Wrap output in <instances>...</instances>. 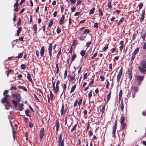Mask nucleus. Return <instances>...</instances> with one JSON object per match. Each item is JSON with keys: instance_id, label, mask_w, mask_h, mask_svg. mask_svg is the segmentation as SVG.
Wrapping results in <instances>:
<instances>
[{"instance_id": "412c9836", "label": "nucleus", "mask_w": 146, "mask_h": 146, "mask_svg": "<svg viewBox=\"0 0 146 146\" xmlns=\"http://www.w3.org/2000/svg\"><path fill=\"white\" fill-rule=\"evenodd\" d=\"M33 29H34V33L35 34L37 33V25L36 24H35L33 26Z\"/></svg>"}, {"instance_id": "423d86ee", "label": "nucleus", "mask_w": 146, "mask_h": 146, "mask_svg": "<svg viewBox=\"0 0 146 146\" xmlns=\"http://www.w3.org/2000/svg\"><path fill=\"white\" fill-rule=\"evenodd\" d=\"M144 77L142 76H137L136 77V78L138 81L137 84L138 85H140L141 84L142 81L143 80Z\"/></svg>"}, {"instance_id": "0e129e2a", "label": "nucleus", "mask_w": 146, "mask_h": 146, "mask_svg": "<svg viewBox=\"0 0 146 146\" xmlns=\"http://www.w3.org/2000/svg\"><path fill=\"white\" fill-rule=\"evenodd\" d=\"M8 92V91L7 90H5L4 91L3 93V95L4 96H5V95L7 94Z\"/></svg>"}, {"instance_id": "3c124183", "label": "nucleus", "mask_w": 146, "mask_h": 146, "mask_svg": "<svg viewBox=\"0 0 146 146\" xmlns=\"http://www.w3.org/2000/svg\"><path fill=\"white\" fill-rule=\"evenodd\" d=\"M56 31L57 32V33L58 34H59L61 32V29H60L59 27H58L57 28L56 30Z\"/></svg>"}, {"instance_id": "72a5a7b5", "label": "nucleus", "mask_w": 146, "mask_h": 146, "mask_svg": "<svg viewBox=\"0 0 146 146\" xmlns=\"http://www.w3.org/2000/svg\"><path fill=\"white\" fill-rule=\"evenodd\" d=\"M53 24V21L52 19H51L50 21V23L48 25V27H51Z\"/></svg>"}, {"instance_id": "cd10ccee", "label": "nucleus", "mask_w": 146, "mask_h": 146, "mask_svg": "<svg viewBox=\"0 0 146 146\" xmlns=\"http://www.w3.org/2000/svg\"><path fill=\"white\" fill-rule=\"evenodd\" d=\"M105 106H106V103H105L104 104V105L102 107V109L100 111H101L102 112V114L104 113V112Z\"/></svg>"}, {"instance_id": "0eeeda50", "label": "nucleus", "mask_w": 146, "mask_h": 146, "mask_svg": "<svg viewBox=\"0 0 146 146\" xmlns=\"http://www.w3.org/2000/svg\"><path fill=\"white\" fill-rule=\"evenodd\" d=\"M44 134V129L43 127H42L40 129V130L39 133V138L41 140Z\"/></svg>"}, {"instance_id": "bf43d9fd", "label": "nucleus", "mask_w": 146, "mask_h": 146, "mask_svg": "<svg viewBox=\"0 0 146 146\" xmlns=\"http://www.w3.org/2000/svg\"><path fill=\"white\" fill-rule=\"evenodd\" d=\"M68 76L70 77V79L71 81H72L75 79V75L73 76H71L70 75H68Z\"/></svg>"}, {"instance_id": "79ce46f5", "label": "nucleus", "mask_w": 146, "mask_h": 146, "mask_svg": "<svg viewBox=\"0 0 146 146\" xmlns=\"http://www.w3.org/2000/svg\"><path fill=\"white\" fill-rule=\"evenodd\" d=\"M85 54V50H82L80 52V55L82 56H84Z\"/></svg>"}, {"instance_id": "bb28decb", "label": "nucleus", "mask_w": 146, "mask_h": 146, "mask_svg": "<svg viewBox=\"0 0 146 146\" xmlns=\"http://www.w3.org/2000/svg\"><path fill=\"white\" fill-rule=\"evenodd\" d=\"M21 31L22 28L20 27H19L17 30V34L16 35H17L18 36H19V35L20 32Z\"/></svg>"}, {"instance_id": "7c9ffc66", "label": "nucleus", "mask_w": 146, "mask_h": 146, "mask_svg": "<svg viewBox=\"0 0 146 146\" xmlns=\"http://www.w3.org/2000/svg\"><path fill=\"white\" fill-rule=\"evenodd\" d=\"M8 100L7 98H6L4 97L2 99L1 102L2 104H4Z\"/></svg>"}, {"instance_id": "2f4dec72", "label": "nucleus", "mask_w": 146, "mask_h": 146, "mask_svg": "<svg viewBox=\"0 0 146 146\" xmlns=\"http://www.w3.org/2000/svg\"><path fill=\"white\" fill-rule=\"evenodd\" d=\"M141 64L142 66L144 68H146V60L145 61H142Z\"/></svg>"}, {"instance_id": "8fccbe9b", "label": "nucleus", "mask_w": 146, "mask_h": 146, "mask_svg": "<svg viewBox=\"0 0 146 146\" xmlns=\"http://www.w3.org/2000/svg\"><path fill=\"white\" fill-rule=\"evenodd\" d=\"M90 32V31L88 29H86L83 32V34H86V33H88Z\"/></svg>"}, {"instance_id": "ddd939ff", "label": "nucleus", "mask_w": 146, "mask_h": 146, "mask_svg": "<svg viewBox=\"0 0 146 146\" xmlns=\"http://www.w3.org/2000/svg\"><path fill=\"white\" fill-rule=\"evenodd\" d=\"M141 37L142 38L143 40L145 39V37L146 36V32H142L141 33Z\"/></svg>"}, {"instance_id": "680f3d73", "label": "nucleus", "mask_w": 146, "mask_h": 146, "mask_svg": "<svg viewBox=\"0 0 146 146\" xmlns=\"http://www.w3.org/2000/svg\"><path fill=\"white\" fill-rule=\"evenodd\" d=\"M137 35V34L135 33H134V34H133V37L132 38V40H134L135 39V37Z\"/></svg>"}, {"instance_id": "e2e57ef3", "label": "nucleus", "mask_w": 146, "mask_h": 146, "mask_svg": "<svg viewBox=\"0 0 146 146\" xmlns=\"http://www.w3.org/2000/svg\"><path fill=\"white\" fill-rule=\"evenodd\" d=\"M21 19L20 18H19L18 21L17 23V25H19L21 24Z\"/></svg>"}, {"instance_id": "052dcab7", "label": "nucleus", "mask_w": 146, "mask_h": 146, "mask_svg": "<svg viewBox=\"0 0 146 146\" xmlns=\"http://www.w3.org/2000/svg\"><path fill=\"white\" fill-rule=\"evenodd\" d=\"M82 103V98H81L78 102V104L79 106H80Z\"/></svg>"}, {"instance_id": "f704fd0d", "label": "nucleus", "mask_w": 146, "mask_h": 146, "mask_svg": "<svg viewBox=\"0 0 146 146\" xmlns=\"http://www.w3.org/2000/svg\"><path fill=\"white\" fill-rule=\"evenodd\" d=\"M76 57V54H74V55L72 56V58L71 60V62H73L75 59Z\"/></svg>"}, {"instance_id": "39448f33", "label": "nucleus", "mask_w": 146, "mask_h": 146, "mask_svg": "<svg viewBox=\"0 0 146 146\" xmlns=\"http://www.w3.org/2000/svg\"><path fill=\"white\" fill-rule=\"evenodd\" d=\"M20 95V94H18L17 93L13 94L12 95V97L15 98L18 102L21 101Z\"/></svg>"}, {"instance_id": "4d7b16f0", "label": "nucleus", "mask_w": 146, "mask_h": 146, "mask_svg": "<svg viewBox=\"0 0 146 146\" xmlns=\"http://www.w3.org/2000/svg\"><path fill=\"white\" fill-rule=\"evenodd\" d=\"M135 55H136L134 54H133L132 53V56L131 57V61H132V62H133V60L135 59Z\"/></svg>"}, {"instance_id": "9b49d317", "label": "nucleus", "mask_w": 146, "mask_h": 146, "mask_svg": "<svg viewBox=\"0 0 146 146\" xmlns=\"http://www.w3.org/2000/svg\"><path fill=\"white\" fill-rule=\"evenodd\" d=\"M64 19L65 16L64 15H62V17L60 19L59 21V24L60 25H61L64 23Z\"/></svg>"}, {"instance_id": "f3484780", "label": "nucleus", "mask_w": 146, "mask_h": 146, "mask_svg": "<svg viewBox=\"0 0 146 146\" xmlns=\"http://www.w3.org/2000/svg\"><path fill=\"white\" fill-rule=\"evenodd\" d=\"M123 42L124 41H123L121 40L119 42V44H121V45L119 47V50L120 51H121L123 48L124 46Z\"/></svg>"}, {"instance_id": "58836bf2", "label": "nucleus", "mask_w": 146, "mask_h": 146, "mask_svg": "<svg viewBox=\"0 0 146 146\" xmlns=\"http://www.w3.org/2000/svg\"><path fill=\"white\" fill-rule=\"evenodd\" d=\"M120 106L121 111H123V108H124V106H123V103L122 101H121V103L120 104Z\"/></svg>"}, {"instance_id": "e433bc0d", "label": "nucleus", "mask_w": 146, "mask_h": 146, "mask_svg": "<svg viewBox=\"0 0 146 146\" xmlns=\"http://www.w3.org/2000/svg\"><path fill=\"white\" fill-rule=\"evenodd\" d=\"M77 126V124H75L74 126H73L71 130V132H73L75 131L76 128Z\"/></svg>"}, {"instance_id": "4468645a", "label": "nucleus", "mask_w": 146, "mask_h": 146, "mask_svg": "<svg viewBox=\"0 0 146 146\" xmlns=\"http://www.w3.org/2000/svg\"><path fill=\"white\" fill-rule=\"evenodd\" d=\"M145 10H143L142 12V13H141V16L142 17H141L140 19V21L141 22H142L143 21L144 18H145Z\"/></svg>"}, {"instance_id": "de8ad7c7", "label": "nucleus", "mask_w": 146, "mask_h": 146, "mask_svg": "<svg viewBox=\"0 0 146 146\" xmlns=\"http://www.w3.org/2000/svg\"><path fill=\"white\" fill-rule=\"evenodd\" d=\"M91 41H88L86 43V46L87 47V48H88L91 44Z\"/></svg>"}, {"instance_id": "6e6d98bb", "label": "nucleus", "mask_w": 146, "mask_h": 146, "mask_svg": "<svg viewBox=\"0 0 146 146\" xmlns=\"http://www.w3.org/2000/svg\"><path fill=\"white\" fill-rule=\"evenodd\" d=\"M106 80L107 81V84L106 86V88L108 89L110 85V83L108 82V79H107Z\"/></svg>"}, {"instance_id": "1a4fd4ad", "label": "nucleus", "mask_w": 146, "mask_h": 146, "mask_svg": "<svg viewBox=\"0 0 146 146\" xmlns=\"http://www.w3.org/2000/svg\"><path fill=\"white\" fill-rule=\"evenodd\" d=\"M52 43H50L49 44L48 47V50L49 55L51 57L52 56Z\"/></svg>"}, {"instance_id": "5701e85b", "label": "nucleus", "mask_w": 146, "mask_h": 146, "mask_svg": "<svg viewBox=\"0 0 146 146\" xmlns=\"http://www.w3.org/2000/svg\"><path fill=\"white\" fill-rule=\"evenodd\" d=\"M61 86H62L63 89V92L64 93V91L65 90L66 88V83L62 84L61 85Z\"/></svg>"}, {"instance_id": "6ab92c4d", "label": "nucleus", "mask_w": 146, "mask_h": 146, "mask_svg": "<svg viewBox=\"0 0 146 146\" xmlns=\"http://www.w3.org/2000/svg\"><path fill=\"white\" fill-rule=\"evenodd\" d=\"M111 92L110 91L108 94L106 96L107 98V101L106 103H107L110 100L111 98Z\"/></svg>"}, {"instance_id": "c756f323", "label": "nucleus", "mask_w": 146, "mask_h": 146, "mask_svg": "<svg viewBox=\"0 0 146 146\" xmlns=\"http://www.w3.org/2000/svg\"><path fill=\"white\" fill-rule=\"evenodd\" d=\"M18 102L15 101L14 100H12V104L13 105L15 106V107H16L18 105Z\"/></svg>"}, {"instance_id": "5fc2aeb1", "label": "nucleus", "mask_w": 146, "mask_h": 146, "mask_svg": "<svg viewBox=\"0 0 146 146\" xmlns=\"http://www.w3.org/2000/svg\"><path fill=\"white\" fill-rule=\"evenodd\" d=\"M97 51H96V52L93 54V56L91 57V58L92 59H93L94 58H95L97 56Z\"/></svg>"}, {"instance_id": "c9c22d12", "label": "nucleus", "mask_w": 146, "mask_h": 146, "mask_svg": "<svg viewBox=\"0 0 146 146\" xmlns=\"http://www.w3.org/2000/svg\"><path fill=\"white\" fill-rule=\"evenodd\" d=\"M25 113L27 116H31V115L30 114H29V113L30 112L29 110L28 109H27L25 111Z\"/></svg>"}, {"instance_id": "69168bd1", "label": "nucleus", "mask_w": 146, "mask_h": 146, "mask_svg": "<svg viewBox=\"0 0 146 146\" xmlns=\"http://www.w3.org/2000/svg\"><path fill=\"white\" fill-rule=\"evenodd\" d=\"M78 102V101L77 100H75V101L74 104L73 106L74 107H75L77 106Z\"/></svg>"}, {"instance_id": "aec40b11", "label": "nucleus", "mask_w": 146, "mask_h": 146, "mask_svg": "<svg viewBox=\"0 0 146 146\" xmlns=\"http://www.w3.org/2000/svg\"><path fill=\"white\" fill-rule=\"evenodd\" d=\"M27 78L28 80L31 82L33 83V80L31 78V76L30 75V74L28 73L27 74Z\"/></svg>"}, {"instance_id": "37998d69", "label": "nucleus", "mask_w": 146, "mask_h": 146, "mask_svg": "<svg viewBox=\"0 0 146 146\" xmlns=\"http://www.w3.org/2000/svg\"><path fill=\"white\" fill-rule=\"evenodd\" d=\"M92 90H91L88 94V97L89 99H90V98L92 96Z\"/></svg>"}, {"instance_id": "864d4df0", "label": "nucleus", "mask_w": 146, "mask_h": 146, "mask_svg": "<svg viewBox=\"0 0 146 146\" xmlns=\"http://www.w3.org/2000/svg\"><path fill=\"white\" fill-rule=\"evenodd\" d=\"M15 132H16L15 131V130L13 127V128H12L13 135V137L14 138H15Z\"/></svg>"}, {"instance_id": "9d476101", "label": "nucleus", "mask_w": 146, "mask_h": 146, "mask_svg": "<svg viewBox=\"0 0 146 146\" xmlns=\"http://www.w3.org/2000/svg\"><path fill=\"white\" fill-rule=\"evenodd\" d=\"M128 74L129 75V79L130 81L132 78V70L131 69H128L127 71Z\"/></svg>"}, {"instance_id": "f03ea898", "label": "nucleus", "mask_w": 146, "mask_h": 146, "mask_svg": "<svg viewBox=\"0 0 146 146\" xmlns=\"http://www.w3.org/2000/svg\"><path fill=\"white\" fill-rule=\"evenodd\" d=\"M125 117L123 116H121L120 118V123L121 126V127L123 130L125 129L126 126V123H124Z\"/></svg>"}, {"instance_id": "4c0bfd02", "label": "nucleus", "mask_w": 146, "mask_h": 146, "mask_svg": "<svg viewBox=\"0 0 146 146\" xmlns=\"http://www.w3.org/2000/svg\"><path fill=\"white\" fill-rule=\"evenodd\" d=\"M86 37V36H80L79 37V39L81 41L84 40L85 39Z\"/></svg>"}, {"instance_id": "338daca9", "label": "nucleus", "mask_w": 146, "mask_h": 146, "mask_svg": "<svg viewBox=\"0 0 146 146\" xmlns=\"http://www.w3.org/2000/svg\"><path fill=\"white\" fill-rule=\"evenodd\" d=\"M108 46H106L104 47L102 49V50L103 51H106L107 49H108Z\"/></svg>"}, {"instance_id": "c85d7f7f", "label": "nucleus", "mask_w": 146, "mask_h": 146, "mask_svg": "<svg viewBox=\"0 0 146 146\" xmlns=\"http://www.w3.org/2000/svg\"><path fill=\"white\" fill-rule=\"evenodd\" d=\"M18 87L20 89H23V90H24L25 91H27V89L26 88V87L24 86H18Z\"/></svg>"}, {"instance_id": "2eb2a0df", "label": "nucleus", "mask_w": 146, "mask_h": 146, "mask_svg": "<svg viewBox=\"0 0 146 146\" xmlns=\"http://www.w3.org/2000/svg\"><path fill=\"white\" fill-rule=\"evenodd\" d=\"M44 50L45 49L44 46H42L40 50V55L41 57L44 54Z\"/></svg>"}, {"instance_id": "393cba45", "label": "nucleus", "mask_w": 146, "mask_h": 146, "mask_svg": "<svg viewBox=\"0 0 146 146\" xmlns=\"http://www.w3.org/2000/svg\"><path fill=\"white\" fill-rule=\"evenodd\" d=\"M124 20V17H121L118 23L117 26H118L120 25V24Z\"/></svg>"}, {"instance_id": "774afa93", "label": "nucleus", "mask_w": 146, "mask_h": 146, "mask_svg": "<svg viewBox=\"0 0 146 146\" xmlns=\"http://www.w3.org/2000/svg\"><path fill=\"white\" fill-rule=\"evenodd\" d=\"M98 23H95L93 27H96L98 28Z\"/></svg>"}, {"instance_id": "473e14b6", "label": "nucleus", "mask_w": 146, "mask_h": 146, "mask_svg": "<svg viewBox=\"0 0 146 146\" xmlns=\"http://www.w3.org/2000/svg\"><path fill=\"white\" fill-rule=\"evenodd\" d=\"M23 52H22L21 53H20L19 55L15 57V58H18L19 59V58H22L23 56Z\"/></svg>"}, {"instance_id": "6e6552de", "label": "nucleus", "mask_w": 146, "mask_h": 146, "mask_svg": "<svg viewBox=\"0 0 146 146\" xmlns=\"http://www.w3.org/2000/svg\"><path fill=\"white\" fill-rule=\"evenodd\" d=\"M117 120H115V122L114 125L113 126V137H115V131L117 129Z\"/></svg>"}, {"instance_id": "a878e982", "label": "nucleus", "mask_w": 146, "mask_h": 146, "mask_svg": "<svg viewBox=\"0 0 146 146\" xmlns=\"http://www.w3.org/2000/svg\"><path fill=\"white\" fill-rule=\"evenodd\" d=\"M76 85L75 84L71 88L70 91V93H71L73 92H74L75 89L76 88Z\"/></svg>"}, {"instance_id": "a211bd4d", "label": "nucleus", "mask_w": 146, "mask_h": 146, "mask_svg": "<svg viewBox=\"0 0 146 146\" xmlns=\"http://www.w3.org/2000/svg\"><path fill=\"white\" fill-rule=\"evenodd\" d=\"M143 66H139V69L140 71L143 73H144L146 72V70L144 68Z\"/></svg>"}, {"instance_id": "13d9d810", "label": "nucleus", "mask_w": 146, "mask_h": 146, "mask_svg": "<svg viewBox=\"0 0 146 146\" xmlns=\"http://www.w3.org/2000/svg\"><path fill=\"white\" fill-rule=\"evenodd\" d=\"M21 69H24L26 68V66L24 64H21Z\"/></svg>"}, {"instance_id": "dca6fc26", "label": "nucleus", "mask_w": 146, "mask_h": 146, "mask_svg": "<svg viewBox=\"0 0 146 146\" xmlns=\"http://www.w3.org/2000/svg\"><path fill=\"white\" fill-rule=\"evenodd\" d=\"M55 124L56 125V132L57 133V131L58 130V129L59 127V124L58 120H56V122L55 123Z\"/></svg>"}, {"instance_id": "b1692460", "label": "nucleus", "mask_w": 146, "mask_h": 146, "mask_svg": "<svg viewBox=\"0 0 146 146\" xmlns=\"http://www.w3.org/2000/svg\"><path fill=\"white\" fill-rule=\"evenodd\" d=\"M111 0H109L108 1V6L109 9H111L112 8V6L111 5Z\"/></svg>"}, {"instance_id": "4be33fe9", "label": "nucleus", "mask_w": 146, "mask_h": 146, "mask_svg": "<svg viewBox=\"0 0 146 146\" xmlns=\"http://www.w3.org/2000/svg\"><path fill=\"white\" fill-rule=\"evenodd\" d=\"M19 111H22L23 108V105L22 104H19Z\"/></svg>"}, {"instance_id": "f257e3e1", "label": "nucleus", "mask_w": 146, "mask_h": 146, "mask_svg": "<svg viewBox=\"0 0 146 146\" xmlns=\"http://www.w3.org/2000/svg\"><path fill=\"white\" fill-rule=\"evenodd\" d=\"M58 142V146H64V140L63 139H62V133L59 135Z\"/></svg>"}, {"instance_id": "49530a36", "label": "nucleus", "mask_w": 146, "mask_h": 146, "mask_svg": "<svg viewBox=\"0 0 146 146\" xmlns=\"http://www.w3.org/2000/svg\"><path fill=\"white\" fill-rule=\"evenodd\" d=\"M134 91V92H137L138 90V87L137 86H135L132 89Z\"/></svg>"}, {"instance_id": "a18cd8bd", "label": "nucleus", "mask_w": 146, "mask_h": 146, "mask_svg": "<svg viewBox=\"0 0 146 146\" xmlns=\"http://www.w3.org/2000/svg\"><path fill=\"white\" fill-rule=\"evenodd\" d=\"M139 48H137L134 50V52H133V54L136 55L138 52L139 51Z\"/></svg>"}, {"instance_id": "f8f14e48", "label": "nucleus", "mask_w": 146, "mask_h": 146, "mask_svg": "<svg viewBox=\"0 0 146 146\" xmlns=\"http://www.w3.org/2000/svg\"><path fill=\"white\" fill-rule=\"evenodd\" d=\"M64 106L63 104H62V108L60 110L61 111V115H63V114H65L66 112V111H64Z\"/></svg>"}, {"instance_id": "ea45409f", "label": "nucleus", "mask_w": 146, "mask_h": 146, "mask_svg": "<svg viewBox=\"0 0 146 146\" xmlns=\"http://www.w3.org/2000/svg\"><path fill=\"white\" fill-rule=\"evenodd\" d=\"M95 8L94 7L92 8L90 10L89 13V14L91 15L94 13V12Z\"/></svg>"}, {"instance_id": "603ef678", "label": "nucleus", "mask_w": 146, "mask_h": 146, "mask_svg": "<svg viewBox=\"0 0 146 146\" xmlns=\"http://www.w3.org/2000/svg\"><path fill=\"white\" fill-rule=\"evenodd\" d=\"M61 47L60 48V49H59V50L58 52V53L57 54V57L58 58L59 57V56H60V55L61 54Z\"/></svg>"}, {"instance_id": "c03bdc74", "label": "nucleus", "mask_w": 146, "mask_h": 146, "mask_svg": "<svg viewBox=\"0 0 146 146\" xmlns=\"http://www.w3.org/2000/svg\"><path fill=\"white\" fill-rule=\"evenodd\" d=\"M143 6V3H139L138 5V6L139 7V10L138 11L139 12L140 11V10L142 8Z\"/></svg>"}, {"instance_id": "20e7f679", "label": "nucleus", "mask_w": 146, "mask_h": 146, "mask_svg": "<svg viewBox=\"0 0 146 146\" xmlns=\"http://www.w3.org/2000/svg\"><path fill=\"white\" fill-rule=\"evenodd\" d=\"M123 72V68L122 67L117 75V82H119L120 81Z\"/></svg>"}, {"instance_id": "a19ab883", "label": "nucleus", "mask_w": 146, "mask_h": 146, "mask_svg": "<svg viewBox=\"0 0 146 146\" xmlns=\"http://www.w3.org/2000/svg\"><path fill=\"white\" fill-rule=\"evenodd\" d=\"M56 74H57L59 72V67H58V63H56Z\"/></svg>"}, {"instance_id": "09e8293b", "label": "nucleus", "mask_w": 146, "mask_h": 146, "mask_svg": "<svg viewBox=\"0 0 146 146\" xmlns=\"http://www.w3.org/2000/svg\"><path fill=\"white\" fill-rule=\"evenodd\" d=\"M122 90H121L119 94V99L121 98L122 97Z\"/></svg>"}, {"instance_id": "7ed1b4c3", "label": "nucleus", "mask_w": 146, "mask_h": 146, "mask_svg": "<svg viewBox=\"0 0 146 146\" xmlns=\"http://www.w3.org/2000/svg\"><path fill=\"white\" fill-rule=\"evenodd\" d=\"M60 84V81L59 80H58L56 82V87L54 86V88H53L54 93L56 94L58 92L59 90V87L58 86V85Z\"/></svg>"}]
</instances>
